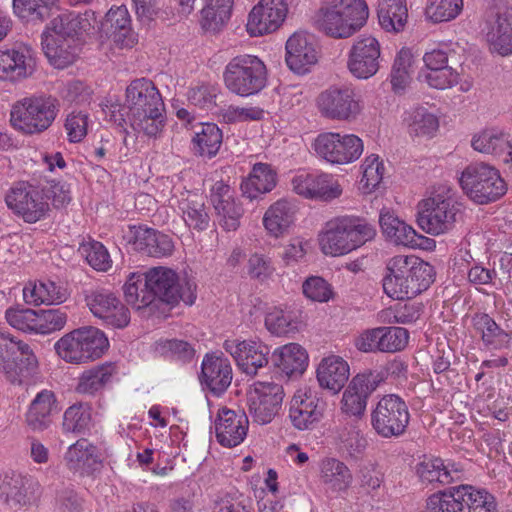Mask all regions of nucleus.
Segmentation results:
<instances>
[{
  "label": "nucleus",
  "mask_w": 512,
  "mask_h": 512,
  "mask_svg": "<svg viewBox=\"0 0 512 512\" xmlns=\"http://www.w3.org/2000/svg\"><path fill=\"white\" fill-rule=\"evenodd\" d=\"M384 292L392 299L413 298L434 281V268L414 255H396L386 262Z\"/></svg>",
  "instance_id": "obj_2"
},
{
  "label": "nucleus",
  "mask_w": 512,
  "mask_h": 512,
  "mask_svg": "<svg viewBox=\"0 0 512 512\" xmlns=\"http://www.w3.org/2000/svg\"><path fill=\"white\" fill-rule=\"evenodd\" d=\"M222 139V130H201L193 138V150L200 156L211 158L218 152Z\"/></svg>",
  "instance_id": "obj_61"
},
{
  "label": "nucleus",
  "mask_w": 512,
  "mask_h": 512,
  "mask_svg": "<svg viewBox=\"0 0 512 512\" xmlns=\"http://www.w3.org/2000/svg\"><path fill=\"white\" fill-rule=\"evenodd\" d=\"M324 406L317 390L311 387L299 389L290 401L289 419L298 430L312 429L321 420Z\"/></svg>",
  "instance_id": "obj_23"
},
{
  "label": "nucleus",
  "mask_w": 512,
  "mask_h": 512,
  "mask_svg": "<svg viewBox=\"0 0 512 512\" xmlns=\"http://www.w3.org/2000/svg\"><path fill=\"white\" fill-rule=\"evenodd\" d=\"M317 104L321 114L333 120L350 122L361 112L355 89L347 85L332 86L323 91L317 99Z\"/></svg>",
  "instance_id": "obj_19"
},
{
  "label": "nucleus",
  "mask_w": 512,
  "mask_h": 512,
  "mask_svg": "<svg viewBox=\"0 0 512 512\" xmlns=\"http://www.w3.org/2000/svg\"><path fill=\"white\" fill-rule=\"evenodd\" d=\"M474 150L481 153H494L509 146V158L505 159L507 169L512 172V139L508 140L500 130H481L476 133L471 141Z\"/></svg>",
  "instance_id": "obj_49"
},
{
  "label": "nucleus",
  "mask_w": 512,
  "mask_h": 512,
  "mask_svg": "<svg viewBox=\"0 0 512 512\" xmlns=\"http://www.w3.org/2000/svg\"><path fill=\"white\" fill-rule=\"evenodd\" d=\"M201 384L215 396L223 394L232 381L230 361L222 353H208L201 364Z\"/></svg>",
  "instance_id": "obj_29"
},
{
  "label": "nucleus",
  "mask_w": 512,
  "mask_h": 512,
  "mask_svg": "<svg viewBox=\"0 0 512 512\" xmlns=\"http://www.w3.org/2000/svg\"><path fill=\"white\" fill-rule=\"evenodd\" d=\"M379 224L383 234L394 244L403 246L416 244V231L410 225L400 220L390 210H381Z\"/></svg>",
  "instance_id": "obj_46"
},
{
  "label": "nucleus",
  "mask_w": 512,
  "mask_h": 512,
  "mask_svg": "<svg viewBox=\"0 0 512 512\" xmlns=\"http://www.w3.org/2000/svg\"><path fill=\"white\" fill-rule=\"evenodd\" d=\"M116 373V367L112 363L96 366L82 373L76 387L80 394L93 395L102 390Z\"/></svg>",
  "instance_id": "obj_50"
},
{
  "label": "nucleus",
  "mask_w": 512,
  "mask_h": 512,
  "mask_svg": "<svg viewBox=\"0 0 512 512\" xmlns=\"http://www.w3.org/2000/svg\"><path fill=\"white\" fill-rule=\"evenodd\" d=\"M109 347L105 334L88 326L63 335L54 344L56 354L65 362L82 364L100 358Z\"/></svg>",
  "instance_id": "obj_6"
},
{
  "label": "nucleus",
  "mask_w": 512,
  "mask_h": 512,
  "mask_svg": "<svg viewBox=\"0 0 512 512\" xmlns=\"http://www.w3.org/2000/svg\"><path fill=\"white\" fill-rule=\"evenodd\" d=\"M304 295L315 302H328L333 297L331 285L322 277L311 276L302 285Z\"/></svg>",
  "instance_id": "obj_64"
},
{
  "label": "nucleus",
  "mask_w": 512,
  "mask_h": 512,
  "mask_svg": "<svg viewBox=\"0 0 512 512\" xmlns=\"http://www.w3.org/2000/svg\"><path fill=\"white\" fill-rule=\"evenodd\" d=\"M185 224L194 230L204 231L208 228L210 217L202 199L196 196L182 200L179 204Z\"/></svg>",
  "instance_id": "obj_54"
},
{
  "label": "nucleus",
  "mask_w": 512,
  "mask_h": 512,
  "mask_svg": "<svg viewBox=\"0 0 512 512\" xmlns=\"http://www.w3.org/2000/svg\"><path fill=\"white\" fill-rule=\"evenodd\" d=\"M383 381V375L377 371H366L354 376L343 393L342 411L350 416H363L369 397Z\"/></svg>",
  "instance_id": "obj_20"
},
{
  "label": "nucleus",
  "mask_w": 512,
  "mask_h": 512,
  "mask_svg": "<svg viewBox=\"0 0 512 512\" xmlns=\"http://www.w3.org/2000/svg\"><path fill=\"white\" fill-rule=\"evenodd\" d=\"M8 208L26 223L44 219L50 210L44 191L25 181L14 184L5 196Z\"/></svg>",
  "instance_id": "obj_12"
},
{
  "label": "nucleus",
  "mask_w": 512,
  "mask_h": 512,
  "mask_svg": "<svg viewBox=\"0 0 512 512\" xmlns=\"http://www.w3.org/2000/svg\"><path fill=\"white\" fill-rule=\"evenodd\" d=\"M377 16L382 29L398 33L404 29L407 22L406 3L404 0H380Z\"/></svg>",
  "instance_id": "obj_47"
},
{
  "label": "nucleus",
  "mask_w": 512,
  "mask_h": 512,
  "mask_svg": "<svg viewBox=\"0 0 512 512\" xmlns=\"http://www.w3.org/2000/svg\"><path fill=\"white\" fill-rule=\"evenodd\" d=\"M126 302L136 310L150 306L153 300V292L148 288L146 279L142 273H131L124 285Z\"/></svg>",
  "instance_id": "obj_51"
},
{
  "label": "nucleus",
  "mask_w": 512,
  "mask_h": 512,
  "mask_svg": "<svg viewBox=\"0 0 512 512\" xmlns=\"http://www.w3.org/2000/svg\"><path fill=\"white\" fill-rule=\"evenodd\" d=\"M41 495V485L30 475L14 470L0 473V502L20 509L33 504Z\"/></svg>",
  "instance_id": "obj_16"
},
{
  "label": "nucleus",
  "mask_w": 512,
  "mask_h": 512,
  "mask_svg": "<svg viewBox=\"0 0 512 512\" xmlns=\"http://www.w3.org/2000/svg\"><path fill=\"white\" fill-rule=\"evenodd\" d=\"M12 7L22 21L43 23L59 10V0H13Z\"/></svg>",
  "instance_id": "obj_44"
},
{
  "label": "nucleus",
  "mask_w": 512,
  "mask_h": 512,
  "mask_svg": "<svg viewBox=\"0 0 512 512\" xmlns=\"http://www.w3.org/2000/svg\"><path fill=\"white\" fill-rule=\"evenodd\" d=\"M223 348L234 358L242 372L249 376H255L269 362L270 349L261 342L228 339Z\"/></svg>",
  "instance_id": "obj_26"
},
{
  "label": "nucleus",
  "mask_w": 512,
  "mask_h": 512,
  "mask_svg": "<svg viewBox=\"0 0 512 512\" xmlns=\"http://www.w3.org/2000/svg\"><path fill=\"white\" fill-rule=\"evenodd\" d=\"M368 17L366 0H329L318 9L314 20L317 29L327 36L346 39L360 31Z\"/></svg>",
  "instance_id": "obj_3"
},
{
  "label": "nucleus",
  "mask_w": 512,
  "mask_h": 512,
  "mask_svg": "<svg viewBox=\"0 0 512 512\" xmlns=\"http://www.w3.org/2000/svg\"><path fill=\"white\" fill-rule=\"evenodd\" d=\"M293 190L307 199L332 201L342 195L343 189L328 173H299L292 179Z\"/></svg>",
  "instance_id": "obj_25"
},
{
  "label": "nucleus",
  "mask_w": 512,
  "mask_h": 512,
  "mask_svg": "<svg viewBox=\"0 0 512 512\" xmlns=\"http://www.w3.org/2000/svg\"><path fill=\"white\" fill-rule=\"evenodd\" d=\"M285 61L290 70L305 74L309 66L317 61V52L310 37L303 33H294L286 42Z\"/></svg>",
  "instance_id": "obj_35"
},
{
  "label": "nucleus",
  "mask_w": 512,
  "mask_h": 512,
  "mask_svg": "<svg viewBox=\"0 0 512 512\" xmlns=\"http://www.w3.org/2000/svg\"><path fill=\"white\" fill-rule=\"evenodd\" d=\"M471 324L486 350L501 351L511 347L512 331L502 328L489 314L475 313Z\"/></svg>",
  "instance_id": "obj_32"
},
{
  "label": "nucleus",
  "mask_w": 512,
  "mask_h": 512,
  "mask_svg": "<svg viewBox=\"0 0 512 512\" xmlns=\"http://www.w3.org/2000/svg\"><path fill=\"white\" fill-rule=\"evenodd\" d=\"M97 23V13L86 10L84 13L66 12L53 18L44 31L50 32L58 41H68L82 45V36Z\"/></svg>",
  "instance_id": "obj_21"
},
{
  "label": "nucleus",
  "mask_w": 512,
  "mask_h": 512,
  "mask_svg": "<svg viewBox=\"0 0 512 512\" xmlns=\"http://www.w3.org/2000/svg\"><path fill=\"white\" fill-rule=\"evenodd\" d=\"M41 44L49 63L57 69H64L74 63L82 46L73 42L58 41L52 38L48 31L42 32Z\"/></svg>",
  "instance_id": "obj_40"
},
{
  "label": "nucleus",
  "mask_w": 512,
  "mask_h": 512,
  "mask_svg": "<svg viewBox=\"0 0 512 512\" xmlns=\"http://www.w3.org/2000/svg\"><path fill=\"white\" fill-rule=\"evenodd\" d=\"M36 68L32 50L26 46L0 50V79L17 81L31 76Z\"/></svg>",
  "instance_id": "obj_31"
},
{
  "label": "nucleus",
  "mask_w": 512,
  "mask_h": 512,
  "mask_svg": "<svg viewBox=\"0 0 512 512\" xmlns=\"http://www.w3.org/2000/svg\"><path fill=\"white\" fill-rule=\"evenodd\" d=\"M380 337V352L394 353L406 347L409 333L402 327H381Z\"/></svg>",
  "instance_id": "obj_62"
},
{
  "label": "nucleus",
  "mask_w": 512,
  "mask_h": 512,
  "mask_svg": "<svg viewBox=\"0 0 512 512\" xmlns=\"http://www.w3.org/2000/svg\"><path fill=\"white\" fill-rule=\"evenodd\" d=\"M312 147L316 155L333 165L353 163L360 158L364 145L354 134L325 132L318 135Z\"/></svg>",
  "instance_id": "obj_13"
},
{
  "label": "nucleus",
  "mask_w": 512,
  "mask_h": 512,
  "mask_svg": "<svg viewBox=\"0 0 512 512\" xmlns=\"http://www.w3.org/2000/svg\"><path fill=\"white\" fill-rule=\"evenodd\" d=\"M162 354L183 363L191 361L195 356L194 347L184 340L170 339L158 344Z\"/></svg>",
  "instance_id": "obj_63"
},
{
  "label": "nucleus",
  "mask_w": 512,
  "mask_h": 512,
  "mask_svg": "<svg viewBox=\"0 0 512 512\" xmlns=\"http://www.w3.org/2000/svg\"><path fill=\"white\" fill-rule=\"evenodd\" d=\"M376 231L366 220L355 216L331 219L319 235V244L325 255L341 256L372 240Z\"/></svg>",
  "instance_id": "obj_4"
},
{
  "label": "nucleus",
  "mask_w": 512,
  "mask_h": 512,
  "mask_svg": "<svg viewBox=\"0 0 512 512\" xmlns=\"http://www.w3.org/2000/svg\"><path fill=\"white\" fill-rule=\"evenodd\" d=\"M417 208L418 225L426 233L441 235L454 227L458 209L451 197L436 194L419 202Z\"/></svg>",
  "instance_id": "obj_14"
},
{
  "label": "nucleus",
  "mask_w": 512,
  "mask_h": 512,
  "mask_svg": "<svg viewBox=\"0 0 512 512\" xmlns=\"http://www.w3.org/2000/svg\"><path fill=\"white\" fill-rule=\"evenodd\" d=\"M38 361L29 344L0 331V372L11 383H21L37 367Z\"/></svg>",
  "instance_id": "obj_11"
},
{
  "label": "nucleus",
  "mask_w": 512,
  "mask_h": 512,
  "mask_svg": "<svg viewBox=\"0 0 512 512\" xmlns=\"http://www.w3.org/2000/svg\"><path fill=\"white\" fill-rule=\"evenodd\" d=\"M96 27L120 48L132 47L137 42V35L131 27V17L125 5L111 7L103 19L97 18L94 29Z\"/></svg>",
  "instance_id": "obj_28"
},
{
  "label": "nucleus",
  "mask_w": 512,
  "mask_h": 512,
  "mask_svg": "<svg viewBox=\"0 0 512 512\" xmlns=\"http://www.w3.org/2000/svg\"><path fill=\"white\" fill-rule=\"evenodd\" d=\"M287 12L284 0H260L249 13L247 32L252 37L272 33L281 26Z\"/></svg>",
  "instance_id": "obj_27"
},
{
  "label": "nucleus",
  "mask_w": 512,
  "mask_h": 512,
  "mask_svg": "<svg viewBox=\"0 0 512 512\" xmlns=\"http://www.w3.org/2000/svg\"><path fill=\"white\" fill-rule=\"evenodd\" d=\"M92 425V408L88 403H76L68 407L63 414V433H85Z\"/></svg>",
  "instance_id": "obj_52"
},
{
  "label": "nucleus",
  "mask_w": 512,
  "mask_h": 512,
  "mask_svg": "<svg viewBox=\"0 0 512 512\" xmlns=\"http://www.w3.org/2000/svg\"><path fill=\"white\" fill-rule=\"evenodd\" d=\"M463 10V0H431L426 15L434 23L455 19Z\"/></svg>",
  "instance_id": "obj_59"
},
{
  "label": "nucleus",
  "mask_w": 512,
  "mask_h": 512,
  "mask_svg": "<svg viewBox=\"0 0 512 512\" xmlns=\"http://www.w3.org/2000/svg\"><path fill=\"white\" fill-rule=\"evenodd\" d=\"M59 103L51 96L29 97L16 102L11 110L13 128H49L58 113Z\"/></svg>",
  "instance_id": "obj_15"
},
{
  "label": "nucleus",
  "mask_w": 512,
  "mask_h": 512,
  "mask_svg": "<svg viewBox=\"0 0 512 512\" xmlns=\"http://www.w3.org/2000/svg\"><path fill=\"white\" fill-rule=\"evenodd\" d=\"M361 169L360 189L364 194H370L379 187L383 180L385 174L384 163L378 155L370 154L363 160Z\"/></svg>",
  "instance_id": "obj_55"
},
{
  "label": "nucleus",
  "mask_w": 512,
  "mask_h": 512,
  "mask_svg": "<svg viewBox=\"0 0 512 512\" xmlns=\"http://www.w3.org/2000/svg\"><path fill=\"white\" fill-rule=\"evenodd\" d=\"M460 185L466 196L480 205L495 202L507 192L500 172L484 162L469 164L461 173Z\"/></svg>",
  "instance_id": "obj_7"
},
{
  "label": "nucleus",
  "mask_w": 512,
  "mask_h": 512,
  "mask_svg": "<svg viewBox=\"0 0 512 512\" xmlns=\"http://www.w3.org/2000/svg\"><path fill=\"white\" fill-rule=\"evenodd\" d=\"M422 512H497V503L486 489L460 484L431 494Z\"/></svg>",
  "instance_id": "obj_5"
},
{
  "label": "nucleus",
  "mask_w": 512,
  "mask_h": 512,
  "mask_svg": "<svg viewBox=\"0 0 512 512\" xmlns=\"http://www.w3.org/2000/svg\"><path fill=\"white\" fill-rule=\"evenodd\" d=\"M34 334L47 335L62 330L67 323V314L62 309L34 310Z\"/></svg>",
  "instance_id": "obj_56"
},
{
  "label": "nucleus",
  "mask_w": 512,
  "mask_h": 512,
  "mask_svg": "<svg viewBox=\"0 0 512 512\" xmlns=\"http://www.w3.org/2000/svg\"><path fill=\"white\" fill-rule=\"evenodd\" d=\"M129 242L134 248L151 257H164L172 253L174 245L171 238L151 228L131 227Z\"/></svg>",
  "instance_id": "obj_34"
},
{
  "label": "nucleus",
  "mask_w": 512,
  "mask_h": 512,
  "mask_svg": "<svg viewBox=\"0 0 512 512\" xmlns=\"http://www.w3.org/2000/svg\"><path fill=\"white\" fill-rule=\"evenodd\" d=\"M413 55L409 49L402 48L396 55L390 73L392 90L396 94L404 92L412 79Z\"/></svg>",
  "instance_id": "obj_53"
},
{
  "label": "nucleus",
  "mask_w": 512,
  "mask_h": 512,
  "mask_svg": "<svg viewBox=\"0 0 512 512\" xmlns=\"http://www.w3.org/2000/svg\"><path fill=\"white\" fill-rule=\"evenodd\" d=\"M462 470L445 465L440 458L425 459L416 466V474L423 483L448 485L460 478Z\"/></svg>",
  "instance_id": "obj_41"
},
{
  "label": "nucleus",
  "mask_w": 512,
  "mask_h": 512,
  "mask_svg": "<svg viewBox=\"0 0 512 512\" xmlns=\"http://www.w3.org/2000/svg\"><path fill=\"white\" fill-rule=\"evenodd\" d=\"M148 288L156 297L167 304H177L180 300L192 305L196 299V283L187 278H180L172 269L154 267L143 274Z\"/></svg>",
  "instance_id": "obj_9"
},
{
  "label": "nucleus",
  "mask_w": 512,
  "mask_h": 512,
  "mask_svg": "<svg viewBox=\"0 0 512 512\" xmlns=\"http://www.w3.org/2000/svg\"><path fill=\"white\" fill-rule=\"evenodd\" d=\"M320 480L332 492L345 493L353 483L349 467L342 461L327 457L319 464Z\"/></svg>",
  "instance_id": "obj_38"
},
{
  "label": "nucleus",
  "mask_w": 512,
  "mask_h": 512,
  "mask_svg": "<svg viewBox=\"0 0 512 512\" xmlns=\"http://www.w3.org/2000/svg\"><path fill=\"white\" fill-rule=\"evenodd\" d=\"M233 0H207L201 11V26L206 32L218 33L228 23L232 14Z\"/></svg>",
  "instance_id": "obj_48"
},
{
  "label": "nucleus",
  "mask_w": 512,
  "mask_h": 512,
  "mask_svg": "<svg viewBox=\"0 0 512 512\" xmlns=\"http://www.w3.org/2000/svg\"><path fill=\"white\" fill-rule=\"evenodd\" d=\"M85 301L94 316L114 328H124L130 322L128 308L110 291L93 289L87 291Z\"/></svg>",
  "instance_id": "obj_22"
},
{
  "label": "nucleus",
  "mask_w": 512,
  "mask_h": 512,
  "mask_svg": "<svg viewBox=\"0 0 512 512\" xmlns=\"http://www.w3.org/2000/svg\"><path fill=\"white\" fill-rule=\"evenodd\" d=\"M223 79L226 88L241 97L258 94L267 85V69L257 56L245 54L232 58Z\"/></svg>",
  "instance_id": "obj_8"
},
{
  "label": "nucleus",
  "mask_w": 512,
  "mask_h": 512,
  "mask_svg": "<svg viewBox=\"0 0 512 512\" xmlns=\"http://www.w3.org/2000/svg\"><path fill=\"white\" fill-rule=\"evenodd\" d=\"M294 206L285 199L273 203L265 212L263 225L273 237L283 235L294 222Z\"/></svg>",
  "instance_id": "obj_45"
},
{
  "label": "nucleus",
  "mask_w": 512,
  "mask_h": 512,
  "mask_svg": "<svg viewBox=\"0 0 512 512\" xmlns=\"http://www.w3.org/2000/svg\"><path fill=\"white\" fill-rule=\"evenodd\" d=\"M101 449L85 438L70 445L64 455V461L69 470L80 474H90L103 461Z\"/></svg>",
  "instance_id": "obj_33"
},
{
  "label": "nucleus",
  "mask_w": 512,
  "mask_h": 512,
  "mask_svg": "<svg viewBox=\"0 0 512 512\" xmlns=\"http://www.w3.org/2000/svg\"><path fill=\"white\" fill-rule=\"evenodd\" d=\"M265 327L271 334L286 336L297 331L298 322L290 312L274 307L265 316Z\"/></svg>",
  "instance_id": "obj_57"
},
{
  "label": "nucleus",
  "mask_w": 512,
  "mask_h": 512,
  "mask_svg": "<svg viewBox=\"0 0 512 512\" xmlns=\"http://www.w3.org/2000/svg\"><path fill=\"white\" fill-rule=\"evenodd\" d=\"M81 252L88 264L97 271H107L112 260L106 247L98 241H90L81 246Z\"/></svg>",
  "instance_id": "obj_60"
},
{
  "label": "nucleus",
  "mask_w": 512,
  "mask_h": 512,
  "mask_svg": "<svg viewBox=\"0 0 512 512\" xmlns=\"http://www.w3.org/2000/svg\"><path fill=\"white\" fill-rule=\"evenodd\" d=\"M126 117L113 114L114 122L119 126L128 123L131 128H160L166 125L165 104L162 96L148 78L131 81L126 88Z\"/></svg>",
  "instance_id": "obj_1"
},
{
  "label": "nucleus",
  "mask_w": 512,
  "mask_h": 512,
  "mask_svg": "<svg viewBox=\"0 0 512 512\" xmlns=\"http://www.w3.org/2000/svg\"><path fill=\"white\" fill-rule=\"evenodd\" d=\"M23 296L28 304L37 306L63 303L68 298L69 293L65 286L48 280L34 283L31 287L26 286L23 290Z\"/></svg>",
  "instance_id": "obj_43"
},
{
  "label": "nucleus",
  "mask_w": 512,
  "mask_h": 512,
  "mask_svg": "<svg viewBox=\"0 0 512 512\" xmlns=\"http://www.w3.org/2000/svg\"><path fill=\"white\" fill-rule=\"evenodd\" d=\"M380 54L377 39L371 36L358 38L348 54V70L358 79H368L380 68Z\"/></svg>",
  "instance_id": "obj_24"
},
{
  "label": "nucleus",
  "mask_w": 512,
  "mask_h": 512,
  "mask_svg": "<svg viewBox=\"0 0 512 512\" xmlns=\"http://www.w3.org/2000/svg\"><path fill=\"white\" fill-rule=\"evenodd\" d=\"M485 30L491 50L502 56L512 54V11L506 1L497 0L487 9Z\"/></svg>",
  "instance_id": "obj_17"
},
{
  "label": "nucleus",
  "mask_w": 512,
  "mask_h": 512,
  "mask_svg": "<svg viewBox=\"0 0 512 512\" xmlns=\"http://www.w3.org/2000/svg\"><path fill=\"white\" fill-rule=\"evenodd\" d=\"M276 185V172L266 163H256L241 183V191L249 199L270 192Z\"/></svg>",
  "instance_id": "obj_42"
},
{
  "label": "nucleus",
  "mask_w": 512,
  "mask_h": 512,
  "mask_svg": "<svg viewBox=\"0 0 512 512\" xmlns=\"http://www.w3.org/2000/svg\"><path fill=\"white\" fill-rule=\"evenodd\" d=\"M57 410V400L54 392L44 389L37 393L30 403L26 413V424L32 431L42 432L51 425V416Z\"/></svg>",
  "instance_id": "obj_36"
},
{
  "label": "nucleus",
  "mask_w": 512,
  "mask_h": 512,
  "mask_svg": "<svg viewBox=\"0 0 512 512\" xmlns=\"http://www.w3.org/2000/svg\"><path fill=\"white\" fill-rule=\"evenodd\" d=\"M316 374L321 388L337 394L349 378V365L343 358L331 355L321 360Z\"/></svg>",
  "instance_id": "obj_37"
},
{
  "label": "nucleus",
  "mask_w": 512,
  "mask_h": 512,
  "mask_svg": "<svg viewBox=\"0 0 512 512\" xmlns=\"http://www.w3.org/2000/svg\"><path fill=\"white\" fill-rule=\"evenodd\" d=\"M248 417L243 411L228 408L219 410L215 421V431L218 442L228 448L241 444L248 431Z\"/></svg>",
  "instance_id": "obj_30"
},
{
  "label": "nucleus",
  "mask_w": 512,
  "mask_h": 512,
  "mask_svg": "<svg viewBox=\"0 0 512 512\" xmlns=\"http://www.w3.org/2000/svg\"><path fill=\"white\" fill-rule=\"evenodd\" d=\"M214 209L217 221L224 230L235 231L239 227L244 210L241 203L235 198L216 202Z\"/></svg>",
  "instance_id": "obj_58"
},
{
  "label": "nucleus",
  "mask_w": 512,
  "mask_h": 512,
  "mask_svg": "<svg viewBox=\"0 0 512 512\" xmlns=\"http://www.w3.org/2000/svg\"><path fill=\"white\" fill-rule=\"evenodd\" d=\"M410 413L406 402L396 394L379 399L371 412V425L382 438H398L408 427Z\"/></svg>",
  "instance_id": "obj_10"
},
{
  "label": "nucleus",
  "mask_w": 512,
  "mask_h": 512,
  "mask_svg": "<svg viewBox=\"0 0 512 512\" xmlns=\"http://www.w3.org/2000/svg\"><path fill=\"white\" fill-rule=\"evenodd\" d=\"M271 361L275 367L288 377L299 376L307 367L306 351L296 343H290L274 350Z\"/></svg>",
  "instance_id": "obj_39"
},
{
  "label": "nucleus",
  "mask_w": 512,
  "mask_h": 512,
  "mask_svg": "<svg viewBox=\"0 0 512 512\" xmlns=\"http://www.w3.org/2000/svg\"><path fill=\"white\" fill-rule=\"evenodd\" d=\"M284 398L283 387L274 382L257 381L248 395V411L259 425L270 423L279 412Z\"/></svg>",
  "instance_id": "obj_18"
}]
</instances>
